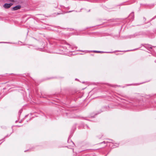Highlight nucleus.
Segmentation results:
<instances>
[{
  "label": "nucleus",
  "instance_id": "f257e3e1",
  "mask_svg": "<svg viewBox=\"0 0 156 156\" xmlns=\"http://www.w3.org/2000/svg\"><path fill=\"white\" fill-rule=\"evenodd\" d=\"M12 5V3H5L3 5V7L5 9H8L10 8Z\"/></svg>",
  "mask_w": 156,
  "mask_h": 156
},
{
  "label": "nucleus",
  "instance_id": "39448f33",
  "mask_svg": "<svg viewBox=\"0 0 156 156\" xmlns=\"http://www.w3.org/2000/svg\"><path fill=\"white\" fill-rule=\"evenodd\" d=\"M83 52H88V51H83Z\"/></svg>",
  "mask_w": 156,
  "mask_h": 156
},
{
  "label": "nucleus",
  "instance_id": "7ed1b4c3",
  "mask_svg": "<svg viewBox=\"0 0 156 156\" xmlns=\"http://www.w3.org/2000/svg\"><path fill=\"white\" fill-rule=\"evenodd\" d=\"M93 52H97V53H100V52H101L99 51H94Z\"/></svg>",
  "mask_w": 156,
  "mask_h": 156
},
{
  "label": "nucleus",
  "instance_id": "423d86ee",
  "mask_svg": "<svg viewBox=\"0 0 156 156\" xmlns=\"http://www.w3.org/2000/svg\"><path fill=\"white\" fill-rule=\"evenodd\" d=\"M109 142V143H110V142H111V141H110V142Z\"/></svg>",
  "mask_w": 156,
  "mask_h": 156
},
{
  "label": "nucleus",
  "instance_id": "f03ea898",
  "mask_svg": "<svg viewBox=\"0 0 156 156\" xmlns=\"http://www.w3.org/2000/svg\"><path fill=\"white\" fill-rule=\"evenodd\" d=\"M21 8V6L20 5H17L13 8L12 9L14 10H16L20 9Z\"/></svg>",
  "mask_w": 156,
  "mask_h": 156
},
{
  "label": "nucleus",
  "instance_id": "20e7f679",
  "mask_svg": "<svg viewBox=\"0 0 156 156\" xmlns=\"http://www.w3.org/2000/svg\"><path fill=\"white\" fill-rule=\"evenodd\" d=\"M134 16V14H133V13H131L129 15V16Z\"/></svg>",
  "mask_w": 156,
  "mask_h": 156
}]
</instances>
